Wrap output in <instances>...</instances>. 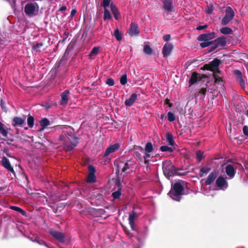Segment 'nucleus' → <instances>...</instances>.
I'll return each mask as SVG.
<instances>
[{"mask_svg": "<svg viewBox=\"0 0 248 248\" xmlns=\"http://www.w3.org/2000/svg\"><path fill=\"white\" fill-rule=\"evenodd\" d=\"M27 123L30 127H32L34 125L33 117L31 116H29L27 119Z\"/></svg>", "mask_w": 248, "mask_h": 248, "instance_id": "nucleus-39", "label": "nucleus"}, {"mask_svg": "<svg viewBox=\"0 0 248 248\" xmlns=\"http://www.w3.org/2000/svg\"><path fill=\"white\" fill-rule=\"evenodd\" d=\"M10 208L13 210L16 211L17 212H18L20 213L22 215H25L26 212L21 208L17 207V206H12L10 207Z\"/></svg>", "mask_w": 248, "mask_h": 248, "instance_id": "nucleus-35", "label": "nucleus"}, {"mask_svg": "<svg viewBox=\"0 0 248 248\" xmlns=\"http://www.w3.org/2000/svg\"><path fill=\"white\" fill-rule=\"evenodd\" d=\"M69 93V91L66 90L62 94L61 104L63 105L67 103L68 101V95Z\"/></svg>", "mask_w": 248, "mask_h": 248, "instance_id": "nucleus-28", "label": "nucleus"}, {"mask_svg": "<svg viewBox=\"0 0 248 248\" xmlns=\"http://www.w3.org/2000/svg\"><path fill=\"white\" fill-rule=\"evenodd\" d=\"M144 52L148 55H150L153 52L152 49L148 45H145L143 49Z\"/></svg>", "mask_w": 248, "mask_h": 248, "instance_id": "nucleus-36", "label": "nucleus"}, {"mask_svg": "<svg viewBox=\"0 0 248 248\" xmlns=\"http://www.w3.org/2000/svg\"><path fill=\"white\" fill-rule=\"evenodd\" d=\"M243 131L244 134L246 136H248V126L247 125L244 126L243 129Z\"/></svg>", "mask_w": 248, "mask_h": 248, "instance_id": "nucleus-49", "label": "nucleus"}, {"mask_svg": "<svg viewBox=\"0 0 248 248\" xmlns=\"http://www.w3.org/2000/svg\"><path fill=\"white\" fill-rule=\"evenodd\" d=\"M215 45L211 47L210 51H212L217 47H223L226 45V40L224 37H219L215 40Z\"/></svg>", "mask_w": 248, "mask_h": 248, "instance_id": "nucleus-9", "label": "nucleus"}, {"mask_svg": "<svg viewBox=\"0 0 248 248\" xmlns=\"http://www.w3.org/2000/svg\"><path fill=\"white\" fill-rule=\"evenodd\" d=\"M202 79V76L201 74L197 73H193L192 74V76L191 77V78L189 80V84L190 85H192L195 83H196L198 81L201 80Z\"/></svg>", "mask_w": 248, "mask_h": 248, "instance_id": "nucleus-18", "label": "nucleus"}, {"mask_svg": "<svg viewBox=\"0 0 248 248\" xmlns=\"http://www.w3.org/2000/svg\"><path fill=\"white\" fill-rule=\"evenodd\" d=\"M55 129H65L60 136V142L66 151L74 149L78 144V139L73 135L70 126L65 125H60L55 127Z\"/></svg>", "mask_w": 248, "mask_h": 248, "instance_id": "nucleus-1", "label": "nucleus"}, {"mask_svg": "<svg viewBox=\"0 0 248 248\" xmlns=\"http://www.w3.org/2000/svg\"><path fill=\"white\" fill-rule=\"evenodd\" d=\"M110 0H103L101 3V6L104 7V9H107L109 5H110Z\"/></svg>", "mask_w": 248, "mask_h": 248, "instance_id": "nucleus-34", "label": "nucleus"}, {"mask_svg": "<svg viewBox=\"0 0 248 248\" xmlns=\"http://www.w3.org/2000/svg\"><path fill=\"white\" fill-rule=\"evenodd\" d=\"M137 95L135 93H133L131 95V96H130V97L126 100L125 101V105L126 106H128V107H130V106H131L134 102L136 101V100L137 99Z\"/></svg>", "mask_w": 248, "mask_h": 248, "instance_id": "nucleus-22", "label": "nucleus"}, {"mask_svg": "<svg viewBox=\"0 0 248 248\" xmlns=\"http://www.w3.org/2000/svg\"><path fill=\"white\" fill-rule=\"evenodd\" d=\"M37 242L40 244V245H43V244H45L48 248H49L48 246H47V245L43 241H37Z\"/></svg>", "mask_w": 248, "mask_h": 248, "instance_id": "nucleus-55", "label": "nucleus"}, {"mask_svg": "<svg viewBox=\"0 0 248 248\" xmlns=\"http://www.w3.org/2000/svg\"><path fill=\"white\" fill-rule=\"evenodd\" d=\"M183 187L180 183H176L174 184L173 188L170 190L169 194L174 200L179 201L181 196L183 194Z\"/></svg>", "mask_w": 248, "mask_h": 248, "instance_id": "nucleus-2", "label": "nucleus"}, {"mask_svg": "<svg viewBox=\"0 0 248 248\" xmlns=\"http://www.w3.org/2000/svg\"><path fill=\"white\" fill-rule=\"evenodd\" d=\"M160 119L162 120H164L166 119V116L164 114H162L160 116Z\"/></svg>", "mask_w": 248, "mask_h": 248, "instance_id": "nucleus-57", "label": "nucleus"}, {"mask_svg": "<svg viewBox=\"0 0 248 248\" xmlns=\"http://www.w3.org/2000/svg\"><path fill=\"white\" fill-rule=\"evenodd\" d=\"M168 119L170 122L174 121L175 120L174 114L171 112H169L168 114Z\"/></svg>", "mask_w": 248, "mask_h": 248, "instance_id": "nucleus-42", "label": "nucleus"}, {"mask_svg": "<svg viewBox=\"0 0 248 248\" xmlns=\"http://www.w3.org/2000/svg\"><path fill=\"white\" fill-rule=\"evenodd\" d=\"M210 170L211 168L209 167H203L200 170L199 175L201 177H203L207 174Z\"/></svg>", "mask_w": 248, "mask_h": 248, "instance_id": "nucleus-29", "label": "nucleus"}, {"mask_svg": "<svg viewBox=\"0 0 248 248\" xmlns=\"http://www.w3.org/2000/svg\"><path fill=\"white\" fill-rule=\"evenodd\" d=\"M2 40L1 39V38H0V44H1V42H2Z\"/></svg>", "mask_w": 248, "mask_h": 248, "instance_id": "nucleus-58", "label": "nucleus"}, {"mask_svg": "<svg viewBox=\"0 0 248 248\" xmlns=\"http://www.w3.org/2000/svg\"><path fill=\"white\" fill-rule=\"evenodd\" d=\"M1 106H2V107H3V106H2V104H1Z\"/></svg>", "mask_w": 248, "mask_h": 248, "instance_id": "nucleus-61", "label": "nucleus"}, {"mask_svg": "<svg viewBox=\"0 0 248 248\" xmlns=\"http://www.w3.org/2000/svg\"><path fill=\"white\" fill-rule=\"evenodd\" d=\"M217 175V173L216 171H213L211 172L208 175L206 180V184L207 185L211 184L213 182H214L215 179L216 178Z\"/></svg>", "mask_w": 248, "mask_h": 248, "instance_id": "nucleus-24", "label": "nucleus"}, {"mask_svg": "<svg viewBox=\"0 0 248 248\" xmlns=\"http://www.w3.org/2000/svg\"><path fill=\"white\" fill-rule=\"evenodd\" d=\"M1 106H2V107H3V106H2V104H1Z\"/></svg>", "mask_w": 248, "mask_h": 248, "instance_id": "nucleus-62", "label": "nucleus"}, {"mask_svg": "<svg viewBox=\"0 0 248 248\" xmlns=\"http://www.w3.org/2000/svg\"><path fill=\"white\" fill-rule=\"evenodd\" d=\"M114 35L115 36L116 39L118 41H120L122 40V34L120 32L119 30H115L114 32Z\"/></svg>", "mask_w": 248, "mask_h": 248, "instance_id": "nucleus-37", "label": "nucleus"}, {"mask_svg": "<svg viewBox=\"0 0 248 248\" xmlns=\"http://www.w3.org/2000/svg\"><path fill=\"white\" fill-rule=\"evenodd\" d=\"M203 42L201 43L200 44V46L204 48L208 46H209L211 43V41H202Z\"/></svg>", "mask_w": 248, "mask_h": 248, "instance_id": "nucleus-45", "label": "nucleus"}, {"mask_svg": "<svg viewBox=\"0 0 248 248\" xmlns=\"http://www.w3.org/2000/svg\"><path fill=\"white\" fill-rule=\"evenodd\" d=\"M203 153L201 151H198L196 153V158L199 161H201L203 158Z\"/></svg>", "mask_w": 248, "mask_h": 248, "instance_id": "nucleus-44", "label": "nucleus"}, {"mask_svg": "<svg viewBox=\"0 0 248 248\" xmlns=\"http://www.w3.org/2000/svg\"><path fill=\"white\" fill-rule=\"evenodd\" d=\"M173 45L170 43H166L162 48V54L164 57H167L171 53L173 49Z\"/></svg>", "mask_w": 248, "mask_h": 248, "instance_id": "nucleus-7", "label": "nucleus"}, {"mask_svg": "<svg viewBox=\"0 0 248 248\" xmlns=\"http://www.w3.org/2000/svg\"><path fill=\"white\" fill-rule=\"evenodd\" d=\"M99 50V48L98 47H94L91 51L89 56L90 57H92L93 56L96 55L98 54Z\"/></svg>", "mask_w": 248, "mask_h": 248, "instance_id": "nucleus-38", "label": "nucleus"}, {"mask_svg": "<svg viewBox=\"0 0 248 248\" xmlns=\"http://www.w3.org/2000/svg\"><path fill=\"white\" fill-rule=\"evenodd\" d=\"M42 46V44H41V43L37 44L36 45H35L33 46V48L35 49H37L40 48Z\"/></svg>", "mask_w": 248, "mask_h": 248, "instance_id": "nucleus-52", "label": "nucleus"}, {"mask_svg": "<svg viewBox=\"0 0 248 248\" xmlns=\"http://www.w3.org/2000/svg\"><path fill=\"white\" fill-rule=\"evenodd\" d=\"M40 123L41 126H42V128H41V130H42L44 129V128L46 126L49 125L50 122L47 119L44 118L42 120H41Z\"/></svg>", "mask_w": 248, "mask_h": 248, "instance_id": "nucleus-30", "label": "nucleus"}, {"mask_svg": "<svg viewBox=\"0 0 248 248\" xmlns=\"http://www.w3.org/2000/svg\"><path fill=\"white\" fill-rule=\"evenodd\" d=\"M66 10V7L65 6H63L60 8L59 11H65Z\"/></svg>", "mask_w": 248, "mask_h": 248, "instance_id": "nucleus-54", "label": "nucleus"}, {"mask_svg": "<svg viewBox=\"0 0 248 248\" xmlns=\"http://www.w3.org/2000/svg\"><path fill=\"white\" fill-rule=\"evenodd\" d=\"M76 12L77 11L75 9H73L71 11V15L72 16H74L76 14Z\"/></svg>", "mask_w": 248, "mask_h": 248, "instance_id": "nucleus-56", "label": "nucleus"}, {"mask_svg": "<svg viewBox=\"0 0 248 248\" xmlns=\"http://www.w3.org/2000/svg\"><path fill=\"white\" fill-rule=\"evenodd\" d=\"M50 233L59 241L63 243H66L64 235L62 232L52 230L50 231Z\"/></svg>", "mask_w": 248, "mask_h": 248, "instance_id": "nucleus-10", "label": "nucleus"}, {"mask_svg": "<svg viewBox=\"0 0 248 248\" xmlns=\"http://www.w3.org/2000/svg\"><path fill=\"white\" fill-rule=\"evenodd\" d=\"M170 38V36L169 34H166L163 36V39L164 41L165 42H168V41H169Z\"/></svg>", "mask_w": 248, "mask_h": 248, "instance_id": "nucleus-50", "label": "nucleus"}, {"mask_svg": "<svg viewBox=\"0 0 248 248\" xmlns=\"http://www.w3.org/2000/svg\"><path fill=\"white\" fill-rule=\"evenodd\" d=\"M110 9L112 13L113 14L116 20H118L120 17V14L115 5H114L113 3H111L110 4Z\"/></svg>", "mask_w": 248, "mask_h": 248, "instance_id": "nucleus-20", "label": "nucleus"}, {"mask_svg": "<svg viewBox=\"0 0 248 248\" xmlns=\"http://www.w3.org/2000/svg\"><path fill=\"white\" fill-rule=\"evenodd\" d=\"M217 186L221 189L224 190L228 187V183L222 177H219L216 180Z\"/></svg>", "mask_w": 248, "mask_h": 248, "instance_id": "nucleus-12", "label": "nucleus"}, {"mask_svg": "<svg viewBox=\"0 0 248 248\" xmlns=\"http://www.w3.org/2000/svg\"><path fill=\"white\" fill-rule=\"evenodd\" d=\"M120 145L119 143H116L114 144L110 145L106 150L104 156H107L110 154L114 153L120 147Z\"/></svg>", "mask_w": 248, "mask_h": 248, "instance_id": "nucleus-15", "label": "nucleus"}, {"mask_svg": "<svg viewBox=\"0 0 248 248\" xmlns=\"http://www.w3.org/2000/svg\"><path fill=\"white\" fill-rule=\"evenodd\" d=\"M163 170L164 175L167 178L174 175L176 173L173 166L170 163L164 165L163 166Z\"/></svg>", "mask_w": 248, "mask_h": 248, "instance_id": "nucleus-5", "label": "nucleus"}, {"mask_svg": "<svg viewBox=\"0 0 248 248\" xmlns=\"http://www.w3.org/2000/svg\"><path fill=\"white\" fill-rule=\"evenodd\" d=\"M225 12L226 15L221 20V24L224 25L228 24L234 16V13L232 9L230 7H227L226 8Z\"/></svg>", "mask_w": 248, "mask_h": 248, "instance_id": "nucleus-4", "label": "nucleus"}, {"mask_svg": "<svg viewBox=\"0 0 248 248\" xmlns=\"http://www.w3.org/2000/svg\"><path fill=\"white\" fill-rule=\"evenodd\" d=\"M0 132L3 137H7L8 132L4 129L3 124L0 122Z\"/></svg>", "mask_w": 248, "mask_h": 248, "instance_id": "nucleus-33", "label": "nucleus"}, {"mask_svg": "<svg viewBox=\"0 0 248 248\" xmlns=\"http://www.w3.org/2000/svg\"><path fill=\"white\" fill-rule=\"evenodd\" d=\"M127 77L126 75H123L120 78V83L122 85H124L127 83Z\"/></svg>", "mask_w": 248, "mask_h": 248, "instance_id": "nucleus-43", "label": "nucleus"}, {"mask_svg": "<svg viewBox=\"0 0 248 248\" xmlns=\"http://www.w3.org/2000/svg\"><path fill=\"white\" fill-rule=\"evenodd\" d=\"M24 12L26 15L29 17L34 16L38 14V5L36 2L28 3L25 6Z\"/></svg>", "mask_w": 248, "mask_h": 248, "instance_id": "nucleus-3", "label": "nucleus"}, {"mask_svg": "<svg viewBox=\"0 0 248 248\" xmlns=\"http://www.w3.org/2000/svg\"><path fill=\"white\" fill-rule=\"evenodd\" d=\"M234 74L237 77V80L243 88L245 87V81L242 78V75L240 71L236 70L234 71Z\"/></svg>", "mask_w": 248, "mask_h": 248, "instance_id": "nucleus-21", "label": "nucleus"}, {"mask_svg": "<svg viewBox=\"0 0 248 248\" xmlns=\"http://www.w3.org/2000/svg\"><path fill=\"white\" fill-rule=\"evenodd\" d=\"M160 150L162 151V152H172L173 151V150L170 147H168L167 146H162L161 147H160Z\"/></svg>", "mask_w": 248, "mask_h": 248, "instance_id": "nucleus-40", "label": "nucleus"}, {"mask_svg": "<svg viewBox=\"0 0 248 248\" xmlns=\"http://www.w3.org/2000/svg\"><path fill=\"white\" fill-rule=\"evenodd\" d=\"M225 171L227 175L230 178H232L236 172V165L228 164L225 167Z\"/></svg>", "mask_w": 248, "mask_h": 248, "instance_id": "nucleus-8", "label": "nucleus"}, {"mask_svg": "<svg viewBox=\"0 0 248 248\" xmlns=\"http://www.w3.org/2000/svg\"><path fill=\"white\" fill-rule=\"evenodd\" d=\"M136 217H137V214L135 211H133L132 213H131L129 214V217H128L129 223L130 224L131 228L133 230H135L134 220Z\"/></svg>", "mask_w": 248, "mask_h": 248, "instance_id": "nucleus-19", "label": "nucleus"}, {"mask_svg": "<svg viewBox=\"0 0 248 248\" xmlns=\"http://www.w3.org/2000/svg\"><path fill=\"white\" fill-rule=\"evenodd\" d=\"M213 6L212 5H209L207 6L206 12L208 14H210L213 12Z\"/></svg>", "mask_w": 248, "mask_h": 248, "instance_id": "nucleus-47", "label": "nucleus"}, {"mask_svg": "<svg viewBox=\"0 0 248 248\" xmlns=\"http://www.w3.org/2000/svg\"><path fill=\"white\" fill-rule=\"evenodd\" d=\"M94 168L91 165L88 166L89 174L87 178V182L89 183H93L96 181V177L94 175L95 172Z\"/></svg>", "mask_w": 248, "mask_h": 248, "instance_id": "nucleus-11", "label": "nucleus"}, {"mask_svg": "<svg viewBox=\"0 0 248 248\" xmlns=\"http://www.w3.org/2000/svg\"><path fill=\"white\" fill-rule=\"evenodd\" d=\"M163 8L165 10L171 12L172 9V0H164L163 2Z\"/></svg>", "mask_w": 248, "mask_h": 248, "instance_id": "nucleus-23", "label": "nucleus"}, {"mask_svg": "<svg viewBox=\"0 0 248 248\" xmlns=\"http://www.w3.org/2000/svg\"><path fill=\"white\" fill-rule=\"evenodd\" d=\"M206 93V89H202L200 91V93H202L203 94H205Z\"/></svg>", "mask_w": 248, "mask_h": 248, "instance_id": "nucleus-53", "label": "nucleus"}, {"mask_svg": "<svg viewBox=\"0 0 248 248\" xmlns=\"http://www.w3.org/2000/svg\"><path fill=\"white\" fill-rule=\"evenodd\" d=\"M215 37V32H210L206 34H202L198 37L199 41H211V40Z\"/></svg>", "mask_w": 248, "mask_h": 248, "instance_id": "nucleus-14", "label": "nucleus"}, {"mask_svg": "<svg viewBox=\"0 0 248 248\" xmlns=\"http://www.w3.org/2000/svg\"><path fill=\"white\" fill-rule=\"evenodd\" d=\"M207 28V26L206 25H204L203 26H199L197 27V30H203V29H205L206 28Z\"/></svg>", "mask_w": 248, "mask_h": 248, "instance_id": "nucleus-51", "label": "nucleus"}, {"mask_svg": "<svg viewBox=\"0 0 248 248\" xmlns=\"http://www.w3.org/2000/svg\"><path fill=\"white\" fill-rule=\"evenodd\" d=\"M2 166L9 171L15 173L13 167L11 166L9 160L5 157H3L1 160Z\"/></svg>", "mask_w": 248, "mask_h": 248, "instance_id": "nucleus-16", "label": "nucleus"}, {"mask_svg": "<svg viewBox=\"0 0 248 248\" xmlns=\"http://www.w3.org/2000/svg\"><path fill=\"white\" fill-rule=\"evenodd\" d=\"M215 81L216 83H218L222 81L221 78L218 77L217 74H214Z\"/></svg>", "mask_w": 248, "mask_h": 248, "instance_id": "nucleus-48", "label": "nucleus"}, {"mask_svg": "<svg viewBox=\"0 0 248 248\" xmlns=\"http://www.w3.org/2000/svg\"><path fill=\"white\" fill-rule=\"evenodd\" d=\"M145 155L143 156L145 163L148 161L149 158H152L154 155H152L153 152V146L151 142H148L146 143L144 149Z\"/></svg>", "mask_w": 248, "mask_h": 248, "instance_id": "nucleus-6", "label": "nucleus"}, {"mask_svg": "<svg viewBox=\"0 0 248 248\" xmlns=\"http://www.w3.org/2000/svg\"><path fill=\"white\" fill-rule=\"evenodd\" d=\"M166 141L169 145L174 146L175 142L172 135L170 133H168L166 134Z\"/></svg>", "mask_w": 248, "mask_h": 248, "instance_id": "nucleus-27", "label": "nucleus"}, {"mask_svg": "<svg viewBox=\"0 0 248 248\" xmlns=\"http://www.w3.org/2000/svg\"><path fill=\"white\" fill-rule=\"evenodd\" d=\"M220 32L223 34H230L232 32V30L229 27H223L220 29Z\"/></svg>", "mask_w": 248, "mask_h": 248, "instance_id": "nucleus-31", "label": "nucleus"}, {"mask_svg": "<svg viewBox=\"0 0 248 248\" xmlns=\"http://www.w3.org/2000/svg\"><path fill=\"white\" fill-rule=\"evenodd\" d=\"M106 83L109 86H112L114 85V81L112 78H108L106 81Z\"/></svg>", "mask_w": 248, "mask_h": 248, "instance_id": "nucleus-46", "label": "nucleus"}, {"mask_svg": "<svg viewBox=\"0 0 248 248\" xmlns=\"http://www.w3.org/2000/svg\"><path fill=\"white\" fill-rule=\"evenodd\" d=\"M111 18V16L110 15V13L108 10V9H104V20H109Z\"/></svg>", "mask_w": 248, "mask_h": 248, "instance_id": "nucleus-32", "label": "nucleus"}, {"mask_svg": "<svg viewBox=\"0 0 248 248\" xmlns=\"http://www.w3.org/2000/svg\"><path fill=\"white\" fill-rule=\"evenodd\" d=\"M121 195V191L120 188L112 193V195L114 199H118L120 197Z\"/></svg>", "mask_w": 248, "mask_h": 248, "instance_id": "nucleus-41", "label": "nucleus"}, {"mask_svg": "<svg viewBox=\"0 0 248 248\" xmlns=\"http://www.w3.org/2000/svg\"><path fill=\"white\" fill-rule=\"evenodd\" d=\"M25 121V119L15 117L13 119V125L14 126L16 125L22 126L24 124Z\"/></svg>", "mask_w": 248, "mask_h": 248, "instance_id": "nucleus-26", "label": "nucleus"}, {"mask_svg": "<svg viewBox=\"0 0 248 248\" xmlns=\"http://www.w3.org/2000/svg\"><path fill=\"white\" fill-rule=\"evenodd\" d=\"M128 31L129 34L132 36L138 34L140 32V30L138 25L135 23H132L130 24Z\"/></svg>", "mask_w": 248, "mask_h": 248, "instance_id": "nucleus-17", "label": "nucleus"}, {"mask_svg": "<svg viewBox=\"0 0 248 248\" xmlns=\"http://www.w3.org/2000/svg\"><path fill=\"white\" fill-rule=\"evenodd\" d=\"M220 63V61L218 59H215L209 64L208 69L212 71H217V73H219V71L218 70V67Z\"/></svg>", "mask_w": 248, "mask_h": 248, "instance_id": "nucleus-13", "label": "nucleus"}, {"mask_svg": "<svg viewBox=\"0 0 248 248\" xmlns=\"http://www.w3.org/2000/svg\"><path fill=\"white\" fill-rule=\"evenodd\" d=\"M98 192V190H96V191H95L94 193Z\"/></svg>", "mask_w": 248, "mask_h": 248, "instance_id": "nucleus-60", "label": "nucleus"}, {"mask_svg": "<svg viewBox=\"0 0 248 248\" xmlns=\"http://www.w3.org/2000/svg\"><path fill=\"white\" fill-rule=\"evenodd\" d=\"M246 115H247V116H248V110H247V111H246Z\"/></svg>", "mask_w": 248, "mask_h": 248, "instance_id": "nucleus-59", "label": "nucleus"}, {"mask_svg": "<svg viewBox=\"0 0 248 248\" xmlns=\"http://www.w3.org/2000/svg\"><path fill=\"white\" fill-rule=\"evenodd\" d=\"M132 163V161H129L125 163L124 164L123 168H122V171L124 172H126V173H130L131 171H132L133 169H134V168L131 167Z\"/></svg>", "mask_w": 248, "mask_h": 248, "instance_id": "nucleus-25", "label": "nucleus"}]
</instances>
